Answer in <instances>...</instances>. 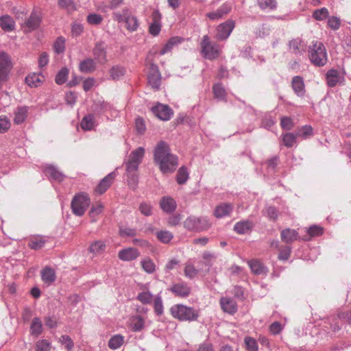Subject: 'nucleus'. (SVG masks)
I'll list each match as a JSON object with an SVG mask.
<instances>
[{
	"label": "nucleus",
	"mask_w": 351,
	"mask_h": 351,
	"mask_svg": "<svg viewBox=\"0 0 351 351\" xmlns=\"http://www.w3.org/2000/svg\"><path fill=\"white\" fill-rule=\"evenodd\" d=\"M155 163L163 173H172L178 167V158L172 154L168 145L164 141L159 142L154 152Z\"/></svg>",
	"instance_id": "obj_1"
},
{
	"label": "nucleus",
	"mask_w": 351,
	"mask_h": 351,
	"mask_svg": "<svg viewBox=\"0 0 351 351\" xmlns=\"http://www.w3.org/2000/svg\"><path fill=\"white\" fill-rule=\"evenodd\" d=\"M145 155V149L139 147L133 150L128 156V160L125 162V169L128 176V183L129 186L134 190L138 184L137 171L139 165Z\"/></svg>",
	"instance_id": "obj_2"
},
{
	"label": "nucleus",
	"mask_w": 351,
	"mask_h": 351,
	"mask_svg": "<svg viewBox=\"0 0 351 351\" xmlns=\"http://www.w3.org/2000/svg\"><path fill=\"white\" fill-rule=\"evenodd\" d=\"M157 53V49L153 47L148 53L145 60L146 65L149 66L147 74L148 83L154 90H158L161 84V75L158 66L154 63L153 58Z\"/></svg>",
	"instance_id": "obj_3"
},
{
	"label": "nucleus",
	"mask_w": 351,
	"mask_h": 351,
	"mask_svg": "<svg viewBox=\"0 0 351 351\" xmlns=\"http://www.w3.org/2000/svg\"><path fill=\"white\" fill-rule=\"evenodd\" d=\"M171 316L181 322H192L197 319L199 313L192 307L177 304L170 308Z\"/></svg>",
	"instance_id": "obj_4"
},
{
	"label": "nucleus",
	"mask_w": 351,
	"mask_h": 351,
	"mask_svg": "<svg viewBox=\"0 0 351 351\" xmlns=\"http://www.w3.org/2000/svg\"><path fill=\"white\" fill-rule=\"evenodd\" d=\"M308 58L316 66H323L328 62V56L325 46L318 40L313 41Z\"/></svg>",
	"instance_id": "obj_5"
},
{
	"label": "nucleus",
	"mask_w": 351,
	"mask_h": 351,
	"mask_svg": "<svg viewBox=\"0 0 351 351\" xmlns=\"http://www.w3.org/2000/svg\"><path fill=\"white\" fill-rule=\"evenodd\" d=\"M112 19L118 23H124L125 28L130 32L136 31L139 25L137 18L132 14L128 8L113 12Z\"/></svg>",
	"instance_id": "obj_6"
},
{
	"label": "nucleus",
	"mask_w": 351,
	"mask_h": 351,
	"mask_svg": "<svg viewBox=\"0 0 351 351\" xmlns=\"http://www.w3.org/2000/svg\"><path fill=\"white\" fill-rule=\"evenodd\" d=\"M184 226L190 231L200 232L208 229L210 223L206 217L190 216L184 221Z\"/></svg>",
	"instance_id": "obj_7"
},
{
	"label": "nucleus",
	"mask_w": 351,
	"mask_h": 351,
	"mask_svg": "<svg viewBox=\"0 0 351 351\" xmlns=\"http://www.w3.org/2000/svg\"><path fill=\"white\" fill-rule=\"evenodd\" d=\"M203 56L209 60L216 59L220 54L219 46L212 43L208 35L204 36L200 43Z\"/></svg>",
	"instance_id": "obj_8"
},
{
	"label": "nucleus",
	"mask_w": 351,
	"mask_h": 351,
	"mask_svg": "<svg viewBox=\"0 0 351 351\" xmlns=\"http://www.w3.org/2000/svg\"><path fill=\"white\" fill-rule=\"evenodd\" d=\"M90 204L88 195L85 193L77 194L71 202V208L73 213L77 216H82L84 214L86 208Z\"/></svg>",
	"instance_id": "obj_9"
},
{
	"label": "nucleus",
	"mask_w": 351,
	"mask_h": 351,
	"mask_svg": "<svg viewBox=\"0 0 351 351\" xmlns=\"http://www.w3.org/2000/svg\"><path fill=\"white\" fill-rule=\"evenodd\" d=\"M235 27V22L229 19L226 22L221 23L217 27L216 38L220 40H226Z\"/></svg>",
	"instance_id": "obj_10"
},
{
	"label": "nucleus",
	"mask_w": 351,
	"mask_h": 351,
	"mask_svg": "<svg viewBox=\"0 0 351 351\" xmlns=\"http://www.w3.org/2000/svg\"><path fill=\"white\" fill-rule=\"evenodd\" d=\"M152 111L155 116L162 121H168L171 119L173 111L167 106L162 104H158L152 108Z\"/></svg>",
	"instance_id": "obj_11"
},
{
	"label": "nucleus",
	"mask_w": 351,
	"mask_h": 351,
	"mask_svg": "<svg viewBox=\"0 0 351 351\" xmlns=\"http://www.w3.org/2000/svg\"><path fill=\"white\" fill-rule=\"evenodd\" d=\"M116 176L115 172L108 173L95 187V192L99 195L104 193L113 183Z\"/></svg>",
	"instance_id": "obj_12"
},
{
	"label": "nucleus",
	"mask_w": 351,
	"mask_h": 351,
	"mask_svg": "<svg viewBox=\"0 0 351 351\" xmlns=\"http://www.w3.org/2000/svg\"><path fill=\"white\" fill-rule=\"evenodd\" d=\"M161 14L158 10L152 12V22L149 27V32L154 36H158L161 30Z\"/></svg>",
	"instance_id": "obj_13"
},
{
	"label": "nucleus",
	"mask_w": 351,
	"mask_h": 351,
	"mask_svg": "<svg viewBox=\"0 0 351 351\" xmlns=\"http://www.w3.org/2000/svg\"><path fill=\"white\" fill-rule=\"evenodd\" d=\"M327 84L330 87H335L337 85L341 84L344 81L343 76L341 75L339 72L334 69H330L326 74Z\"/></svg>",
	"instance_id": "obj_14"
},
{
	"label": "nucleus",
	"mask_w": 351,
	"mask_h": 351,
	"mask_svg": "<svg viewBox=\"0 0 351 351\" xmlns=\"http://www.w3.org/2000/svg\"><path fill=\"white\" fill-rule=\"evenodd\" d=\"M93 54L95 61L100 64H105L107 62V59L104 43H97L93 48Z\"/></svg>",
	"instance_id": "obj_15"
},
{
	"label": "nucleus",
	"mask_w": 351,
	"mask_h": 351,
	"mask_svg": "<svg viewBox=\"0 0 351 351\" xmlns=\"http://www.w3.org/2000/svg\"><path fill=\"white\" fill-rule=\"evenodd\" d=\"M176 296L179 298H186L191 293V287L184 282H179L173 285L169 289Z\"/></svg>",
	"instance_id": "obj_16"
},
{
	"label": "nucleus",
	"mask_w": 351,
	"mask_h": 351,
	"mask_svg": "<svg viewBox=\"0 0 351 351\" xmlns=\"http://www.w3.org/2000/svg\"><path fill=\"white\" fill-rule=\"evenodd\" d=\"M139 256L140 252L134 247L123 249L118 253V258L123 261H131L136 259Z\"/></svg>",
	"instance_id": "obj_17"
},
{
	"label": "nucleus",
	"mask_w": 351,
	"mask_h": 351,
	"mask_svg": "<svg viewBox=\"0 0 351 351\" xmlns=\"http://www.w3.org/2000/svg\"><path fill=\"white\" fill-rule=\"evenodd\" d=\"M45 80V77L42 73H32L25 77V82L32 88L38 87L41 86Z\"/></svg>",
	"instance_id": "obj_18"
},
{
	"label": "nucleus",
	"mask_w": 351,
	"mask_h": 351,
	"mask_svg": "<svg viewBox=\"0 0 351 351\" xmlns=\"http://www.w3.org/2000/svg\"><path fill=\"white\" fill-rule=\"evenodd\" d=\"M106 249V242L101 240H97L90 243L88 250L93 256H97L101 255L105 252Z\"/></svg>",
	"instance_id": "obj_19"
},
{
	"label": "nucleus",
	"mask_w": 351,
	"mask_h": 351,
	"mask_svg": "<svg viewBox=\"0 0 351 351\" xmlns=\"http://www.w3.org/2000/svg\"><path fill=\"white\" fill-rule=\"evenodd\" d=\"M220 305L224 312L230 314H234L237 310L235 301L230 298H221L220 300Z\"/></svg>",
	"instance_id": "obj_20"
},
{
	"label": "nucleus",
	"mask_w": 351,
	"mask_h": 351,
	"mask_svg": "<svg viewBox=\"0 0 351 351\" xmlns=\"http://www.w3.org/2000/svg\"><path fill=\"white\" fill-rule=\"evenodd\" d=\"M129 324L134 332H139L145 328V321L141 315H136L130 318Z\"/></svg>",
	"instance_id": "obj_21"
},
{
	"label": "nucleus",
	"mask_w": 351,
	"mask_h": 351,
	"mask_svg": "<svg viewBox=\"0 0 351 351\" xmlns=\"http://www.w3.org/2000/svg\"><path fill=\"white\" fill-rule=\"evenodd\" d=\"M160 206L164 212L172 213L176 210L177 204L174 199L165 196L160 199Z\"/></svg>",
	"instance_id": "obj_22"
},
{
	"label": "nucleus",
	"mask_w": 351,
	"mask_h": 351,
	"mask_svg": "<svg viewBox=\"0 0 351 351\" xmlns=\"http://www.w3.org/2000/svg\"><path fill=\"white\" fill-rule=\"evenodd\" d=\"M183 38L179 36H174L171 38L167 43L165 45L162 49L158 52L160 56H163L172 51L174 47L182 43Z\"/></svg>",
	"instance_id": "obj_23"
},
{
	"label": "nucleus",
	"mask_w": 351,
	"mask_h": 351,
	"mask_svg": "<svg viewBox=\"0 0 351 351\" xmlns=\"http://www.w3.org/2000/svg\"><path fill=\"white\" fill-rule=\"evenodd\" d=\"M47 241L46 237L34 235L30 238L28 246L32 250H38L43 248Z\"/></svg>",
	"instance_id": "obj_24"
},
{
	"label": "nucleus",
	"mask_w": 351,
	"mask_h": 351,
	"mask_svg": "<svg viewBox=\"0 0 351 351\" xmlns=\"http://www.w3.org/2000/svg\"><path fill=\"white\" fill-rule=\"evenodd\" d=\"M28 108L26 106H19L14 112V123L21 124L25 121L27 117Z\"/></svg>",
	"instance_id": "obj_25"
},
{
	"label": "nucleus",
	"mask_w": 351,
	"mask_h": 351,
	"mask_svg": "<svg viewBox=\"0 0 351 351\" xmlns=\"http://www.w3.org/2000/svg\"><path fill=\"white\" fill-rule=\"evenodd\" d=\"M41 278L45 283L50 285L56 280V272L52 268L46 267L41 271Z\"/></svg>",
	"instance_id": "obj_26"
},
{
	"label": "nucleus",
	"mask_w": 351,
	"mask_h": 351,
	"mask_svg": "<svg viewBox=\"0 0 351 351\" xmlns=\"http://www.w3.org/2000/svg\"><path fill=\"white\" fill-rule=\"evenodd\" d=\"M230 10V7L223 5L215 12L207 13L206 16L211 20H219L224 15L228 14Z\"/></svg>",
	"instance_id": "obj_27"
},
{
	"label": "nucleus",
	"mask_w": 351,
	"mask_h": 351,
	"mask_svg": "<svg viewBox=\"0 0 351 351\" xmlns=\"http://www.w3.org/2000/svg\"><path fill=\"white\" fill-rule=\"evenodd\" d=\"M79 68L83 73H93L96 69V62L94 59L86 58L80 62Z\"/></svg>",
	"instance_id": "obj_28"
},
{
	"label": "nucleus",
	"mask_w": 351,
	"mask_h": 351,
	"mask_svg": "<svg viewBox=\"0 0 351 351\" xmlns=\"http://www.w3.org/2000/svg\"><path fill=\"white\" fill-rule=\"evenodd\" d=\"M232 208L233 206L231 204H221L216 207L214 215L217 218L223 217L229 215Z\"/></svg>",
	"instance_id": "obj_29"
},
{
	"label": "nucleus",
	"mask_w": 351,
	"mask_h": 351,
	"mask_svg": "<svg viewBox=\"0 0 351 351\" xmlns=\"http://www.w3.org/2000/svg\"><path fill=\"white\" fill-rule=\"evenodd\" d=\"M214 97L220 101H226L227 92L221 83L215 84L213 86Z\"/></svg>",
	"instance_id": "obj_30"
},
{
	"label": "nucleus",
	"mask_w": 351,
	"mask_h": 351,
	"mask_svg": "<svg viewBox=\"0 0 351 351\" xmlns=\"http://www.w3.org/2000/svg\"><path fill=\"white\" fill-rule=\"evenodd\" d=\"M249 267L252 273L256 275L265 274L267 269L264 265L257 260H252L248 262Z\"/></svg>",
	"instance_id": "obj_31"
},
{
	"label": "nucleus",
	"mask_w": 351,
	"mask_h": 351,
	"mask_svg": "<svg viewBox=\"0 0 351 351\" xmlns=\"http://www.w3.org/2000/svg\"><path fill=\"white\" fill-rule=\"evenodd\" d=\"M15 23L13 19L8 15L0 17V27L5 32H11L14 29Z\"/></svg>",
	"instance_id": "obj_32"
},
{
	"label": "nucleus",
	"mask_w": 351,
	"mask_h": 351,
	"mask_svg": "<svg viewBox=\"0 0 351 351\" xmlns=\"http://www.w3.org/2000/svg\"><path fill=\"white\" fill-rule=\"evenodd\" d=\"M43 324L40 318L34 317L30 326V333L32 335L38 337L43 332Z\"/></svg>",
	"instance_id": "obj_33"
},
{
	"label": "nucleus",
	"mask_w": 351,
	"mask_h": 351,
	"mask_svg": "<svg viewBox=\"0 0 351 351\" xmlns=\"http://www.w3.org/2000/svg\"><path fill=\"white\" fill-rule=\"evenodd\" d=\"M41 21L40 16L36 12H32L25 22V26L29 29V30H34L38 27Z\"/></svg>",
	"instance_id": "obj_34"
},
{
	"label": "nucleus",
	"mask_w": 351,
	"mask_h": 351,
	"mask_svg": "<svg viewBox=\"0 0 351 351\" xmlns=\"http://www.w3.org/2000/svg\"><path fill=\"white\" fill-rule=\"evenodd\" d=\"M298 232L289 228L285 229L281 232V239L286 243H290L298 239Z\"/></svg>",
	"instance_id": "obj_35"
},
{
	"label": "nucleus",
	"mask_w": 351,
	"mask_h": 351,
	"mask_svg": "<svg viewBox=\"0 0 351 351\" xmlns=\"http://www.w3.org/2000/svg\"><path fill=\"white\" fill-rule=\"evenodd\" d=\"M292 87L298 95L304 93V84L301 77L296 76L292 80Z\"/></svg>",
	"instance_id": "obj_36"
},
{
	"label": "nucleus",
	"mask_w": 351,
	"mask_h": 351,
	"mask_svg": "<svg viewBox=\"0 0 351 351\" xmlns=\"http://www.w3.org/2000/svg\"><path fill=\"white\" fill-rule=\"evenodd\" d=\"M45 174L47 176L51 178L52 179H54L59 182L62 181L64 179L63 174L53 166L47 167L45 169Z\"/></svg>",
	"instance_id": "obj_37"
},
{
	"label": "nucleus",
	"mask_w": 351,
	"mask_h": 351,
	"mask_svg": "<svg viewBox=\"0 0 351 351\" xmlns=\"http://www.w3.org/2000/svg\"><path fill=\"white\" fill-rule=\"evenodd\" d=\"M124 341L123 337L120 335H114L108 341V347L110 349L116 350L120 348Z\"/></svg>",
	"instance_id": "obj_38"
},
{
	"label": "nucleus",
	"mask_w": 351,
	"mask_h": 351,
	"mask_svg": "<svg viewBox=\"0 0 351 351\" xmlns=\"http://www.w3.org/2000/svg\"><path fill=\"white\" fill-rule=\"evenodd\" d=\"M184 276L189 278H193L198 274V270L195 268V265L188 261L185 264L184 269Z\"/></svg>",
	"instance_id": "obj_39"
},
{
	"label": "nucleus",
	"mask_w": 351,
	"mask_h": 351,
	"mask_svg": "<svg viewBox=\"0 0 351 351\" xmlns=\"http://www.w3.org/2000/svg\"><path fill=\"white\" fill-rule=\"evenodd\" d=\"M328 16L329 12L326 8L315 10L312 13L313 18L316 21H323L328 18Z\"/></svg>",
	"instance_id": "obj_40"
},
{
	"label": "nucleus",
	"mask_w": 351,
	"mask_h": 351,
	"mask_svg": "<svg viewBox=\"0 0 351 351\" xmlns=\"http://www.w3.org/2000/svg\"><path fill=\"white\" fill-rule=\"evenodd\" d=\"M95 125L94 117L92 114L85 116L81 122V127L84 130H90Z\"/></svg>",
	"instance_id": "obj_41"
},
{
	"label": "nucleus",
	"mask_w": 351,
	"mask_h": 351,
	"mask_svg": "<svg viewBox=\"0 0 351 351\" xmlns=\"http://www.w3.org/2000/svg\"><path fill=\"white\" fill-rule=\"evenodd\" d=\"M189 178V173L186 167H180L176 175V181L179 184H184Z\"/></svg>",
	"instance_id": "obj_42"
},
{
	"label": "nucleus",
	"mask_w": 351,
	"mask_h": 351,
	"mask_svg": "<svg viewBox=\"0 0 351 351\" xmlns=\"http://www.w3.org/2000/svg\"><path fill=\"white\" fill-rule=\"evenodd\" d=\"M51 343L47 339H40L35 343L36 351H50Z\"/></svg>",
	"instance_id": "obj_43"
},
{
	"label": "nucleus",
	"mask_w": 351,
	"mask_h": 351,
	"mask_svg": "<svg viewBox=\"0 0 351 351\" xmlns=\"http://www.w3.org/2000/svg\"><path fill=\"white\" fill-rule=\"evenodd\" d=\"M158 239L163 243H169L173 238V234L167 230H161L157 232Z\"/></svg>",
	"instance_id": "obj_44"
},
{
	"label": "nucleus",
	"mask_w": 351,
	"mask_h": 351,
	"mask_svg": "<svg viewBox=\"0 0 351 351\" xmlns=\"http://www.w3.org/2000/svg\"><path fill=\"white\" fill-rule=\"evenodd\" d=\"M245 348L247 351H258V347L256 341L250 337H245L244 339Z\"/></svg>",
	"instance_id": "obj_45"
},
{
	"label": "nucleus",
	"mask_w": 351,
	"mask_h": 351,
	"mask_svg": "<svg viewBox=\"0 0 351 351\" xmlns=\"http://www.w3.org/2000/svg\"><path fill=\"white\" fill-rule=\"evenodd\" d=\"M125 71L123 66H114L110 71V77L112 80L119 79L125 74Z\"/></svg>",
	"instance_id": "obj_46"
},
{
	"label": "nucleus",
	"mask_w": 351,
	"mask_h": 351,
	"mask_svg": "<svg viewBox=\"0 0 351 351\" xmlns=\"http://www.w3.org/2000/svg\"><path fill=\"white\" fill-rule=\"evenodd\" d=\"M141 263L143 270L145 272L152 274L155 271V264L150 258H145L142 260Z\"/></svg>",
	"instance_id": "obj_47"
},
{
	"label": "nucleus",
	"mask_w": 351,
	"mask_h": 351,
	"mask_svg": "<svg viewBox=\"0 0 351 351\" xmlns=\"http://www.w3.org/2000/svg\"><path fill=\"white\" fill-rule=\"evenodd\" d=\"M152 299L153 295L148 291H143L137 295V300L144 304H150Z\"/></svg>",
	"instance_id": "obj_48"
},
{
	"label": "nucleus",
	"mask_w": 351,
	"mask_h": 351,
	"mask_svg": "<svg viewBox=\"0 0 351 351\" xmlns=\"http://www.w3.org/2000/svg\"><path fill=\"white\" fill-rule=\"evenodd\" d=\"M53 49L56 53H63L65 49V39L62 36L58 37L53 45Z\"/></svg>",
	"instance_id": "obj_49"
},
{
	"label": "nucleus",
	"mask_w": 351,
	"mask_h": 351,
	"mask_svg": "<svg viewBox=\"0 0 351 351\" xmlns=\"http://www.w3.org/2000/svg\"><path fill=\"white\" fill-rule=\"evenodd\" d=\"M68 75L69 69L62 68L56 76V82L60 85L64 84L66 81Z\"/></svg>",
	"instance_id": "obj_50"
},
{
	"label": "nucleus",
	"mask_w": 351,
	"mask_h": 351,
	"mask_svg": "<svg viewBox=\"0 0 351 351\" xmlns=\"http://www.w3.org/2000/svg\"><path fill=\"white\" fill-rule=\"evenodd\" d=\"M250 228L247 221L238 222L234 225V230L239 234H244Z\"/></svg>",
	"instance_id": "obj_51"
},
{
	"label": "nucleus",
	"mask_w": 351,
	"mask_h": 351,
	"mask_svg": "<svg viewBox=\"0 0 351 351\" xmlns=\"http://www.w3.org/2000/svg\"><path fill=\"white\" fill-rule=\"evenodd\" d=\"M104 206L101 204L93 205L89 212L90 217L93 219V221H96V217L102 213Z\"/></svg>",
	"instance_id": "obj_52"
},
{
	"label": "nucleus",
	"mask_w": 351,
	"mask_h": 351,
	"mask_svg": "<svg viewBox=\"0 0 351 351\" xmlns=\"http://www.w3.org/2000/svg\"><path fill=\"white\" fill-rule=\"evenodd\" d=\"M324 228L318 225H313L308 227V238L318 237L323 234Z\"/></svg>",
	"instance_id": "obj_53"
},
{
	"label": "nucleus",
	"mask_w": 351,
	"mask_h": 351,
	"mask_svg": "<svg viewBox=\"0 0 351 351\" xmlns=\"http://www.w3.org/2000/svg\"><path fill=\"white\" fill-rule=\"evenodd\" d=\"M59 342L65 346V349L67 351H71L74 346V343L68 335H62L59 339Z\"/></svg>",
	"instance_id": "obj_54"
},
{
	"label": "nucleus",
	"mask_w": 351,
	"mask_h": 351,
	"mask_svg": "<svg viewBox=\"0 0 351 351\" xmlns=\"http://www.w3.org/2000/svg\"><path fill=\"white\" fill-rule=\"evenodd\" d=\"M258 4L262 10H272L276 6L275 0H258Z\"/></svg>",
	"instance_id": "obj_55"
},
{
	"label": "nucleus",
	"mask_w": 351,
	"mask_h": 351,
	"mask_svg": "<svg viewBox=\"0 0 351 351\" xmlns=\"http://www.w3.org/2000/svg\"><path fill=\"white\" fill-rule=\"evenodd\" d=\"M154 312L158 316L163 313V304L161 298L157 297L154 302Z\"/></svg>",
	"instance_id": "obj_56"
},
{
	"label": "nucleus",
	"mask_w": 351,
	"mask_h": 351,
	"mask_svg": "<svg viewBox=\"0 0 351 351\" xmlns=\"http://www.w3.org/2000/svg\"><path fill=\"white\" fill-rule=\"evenodd\" d=\"M103 21V17L100 14H90L87 16V21L90 25H99Z\"/></svg>",
	"instance_id": "obj_57"
},
{
	"label": "nucleus",
	"mask_w": 351,
	"mask_h": 351,
	"mask_svg": "<svg viewBox=\"0 0 351 351\" xmlns=\"http://www.w3.org/2000/svg\"><path fill=\"white\" fill-rule=\"evenodd\" d=\"M282 141L286 147H292L295 142V136L293 134L287 133L283 136Z\"/></svg>",
	"instance_id": "obj_58"
},
{
	"label": "nucleus",
	"mask_w": 351,
	"mask_h": 351,
	"mask_svg": "<svg viewBox=\"0 0 351 351\" xmlns=\"http://www.w3.org/2000/svg\"><path fill=\"white\" fill-rule=\"evenodd\" d=\"M328 25L333 30H337L340 27L341 22L339 18L337 16L328 17Z\"/></svg>",
	"instance_id": "obj_59"
},
{
	"label": "nucleus",
	"mask_w": 351,
	"mask_h": 351,
	"mask_svg": "<svg viewBox=\"0 0 351 351\" xmlns=\"http://www.w3.org/2000/svg\"><path fill=\"white\" fill-rule=\"evenodd\" d=\"M139 210L145 216H150L152 215V206L148 203H141L139 206Z\"/></svg>",
	"instance_id": "obj_60"
},
{
	"label": "nucleus",
	"mask_w": 351,
	"mask_h": 351,
	"mask_svg": "<svg viewBox=\"0 0 351 351\" xmlns=\"http://www.w3.org/2000/svg\"><path fill=\"white\" fill-rule=\"evenodd\" d=\"M290 248L288 246L280 247L279 250L278 258L280 260L286 261L290 256Z\"/></svg>",
	"instance_id": "obj_61"
},
{
	"label": "nucleus",
	"mask_w": 351,
	"mask_h": 351,
	"mask_svg": "<svg viewBox=\"0 0 351 351\" xmlns=\"http://www.w3.org/2000/svg\"><path fill=\"white\" fill-rule=\"evenodd\" d=\"M11 123L8 118L5 116L0 117V132H6L10 127Z\"/></svg>",
	"instance_id": "obj_62"
},
{
	"label": "nucleus",
	"mask_w": 351,
	"mask_h": 351,
	"mask_svg": "<svg viewBox=\"0 0 351 351\" xmlns=\"http://www.w3.org/2000/svg\"><path fill=\"white\" fill-rule=\"evenodd\" d=\"M269 332L273 335H278L282 330V326L278 322H274L269 326Z\"/></svg>",
	"instance_id": "obj_63"
},
{
	"label": "nucleus",
	"mask_w": 351,
	"mask_h": 351,
	"mask_svg": "<svg viewBox=\"0 0 351 351\" xmlns=\"http://www.w3.org/2000/svg\"><path fill=\"white\" fill-rule=\"evenodd\" d=\"M281 127L287 130H289L293 128V121L289 117H282L280 121Z\"/></svg>",
	"instance_id": "obj_64"
}]
</instances>
